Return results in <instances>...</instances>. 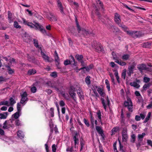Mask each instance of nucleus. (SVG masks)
<instances>
[{
    "label": "nucleus",
    "instance_id": "1",
    "mask_svg": "<svg viewBox=\"0 0 152 152\" xmlns=\"http://www.w3.org/2000/svg\"><path fill=\"white\" fill-rule=\"evenodd\" d=\"M22 19L23 23L25 25H28L31 28H34L36 30H39L45 35L46 34L45 30L44 28H42V26L39 23L34 22V24H33L31 22H28L23 18Z\"/></svg>",
    "mask_w": 152,
    "mask_h": 152
},
{
    "label": "nucleus",
    "instance_id": "2",
    "mask_svg": "<svg viewBox=\"0 0 152 152\" xmlns=\"http://www.w3.org/2000/svg\"><path fill=\"white\" fill-rule=\"evenodd\" d=\"M76 27L77 28V30L78 33H82L83 36L85 37L88 35H89L90 36H93L94 35V34L92 32L88 31L83 28L81 29L80 26L78 22L77 21V19L76 20Z\"/></svg>",
    "mask_w": 152,
    "mask_h": 152
},
{
    "label": "nucleus",
    "instance_id": "3",
    "mask_svg": "<svg viewBox=\"0 0 152 152\" xmlns=\"http://www.w3.org/2000/svg\"><path fill=\"white\" fill-rule=\"evenodd\" d=\"M101 100L104 109L106 111L107 107L110 106V102L108 96H105V99L104 98L101 97Z\"/></svg>",
    "mask_w": 152,
    "mask_h": 152
},
{
    "label": "nucleus",
    "instance_id": "4",
    "mask_svg": "<svg viewBox=\"0 0 152 152\" xmlns=\"http://www.w3.org/2000/svg\"><path fill=\"white\" fill-rule=\"evenodd\" d=\"M124 106L127 107L129 111L132 112L133 111V105L130 99L128 98L127 99V101H126L124 103Z\"/></svg>",
    "mask_w": 152,
    "mask_h": 152
},
{
    "label": "nucleus",
    "instance_id": "5",
    "mask_svg": "<svg viewBox=\"0 0 152 152\" xmlns=\"http://www.w3.org/2000/svg\"><path fill=\"white\" fill-rule=\"evenodd\" d=\"M136 65V64L135 62H133L128 66L127 74L129 76H130L131 74L133 73L134 70L135 69Z\"/></svg>",
    "mask_w": 152,
    "mask_h": 152
},
{
    "label": "nucleus",
    "instance_id": "6",
    "mask_svg": "<svg viewBox=\"0 0 152 152\" xmlns=\"http://www.w3.org/2000/svg\"><path fill=\"white\" fill-rule=\"evenodd\" d=\"M70 57L72 59V60L70 61L69 60H66L64 61V65L66 66L70 64L71 63H72V64H71L72 66H76L77 63L75 62L74 58L72 56H71Z\"/></svg>",
    "mask_w": 152,
    "mask_h": 152
},
{
    "label": "nucleus",
    "instance_id": "7",
    "mask_svg": "<svg viewBox=\"0 0 152 152\" xmlns=\"http://www.w3.org/2000/svg\"><path fill=\"white\" fill-rule=\"evenodd\" d=\"M75 87L71 86H70L69 90V93L71 97L75 100V101L76 97H75L76 94L75 93Z\"/></svg>",
    "mask_w": 152,
    "mask_h": 152
},
{
    "label": "nucleus",
    "instance_id": "8",
    "mask_svg": "<svg viewBox=\"0 0 152 152\" xmlns=\"http://www.w3.org/2000/svg\"><path fill=\"white\" fill-rule=\"evenodd\" d=\"M47 17L51 22H55L57 21V17L53 14L51 12L47 13Z\"/></svg>",
    "mask_w": 152,
    "mask_h": 152
},
{
    "label": "nucleus",
    "instance_id": "9",
    "mask_svg": "<svg viewBox=\"0 0 152 152\" xmlns=\"http://www.w3.org/2000/svg\"><path fill=\"white\" fill-rule=\"evenodd\" d=\"M21 96V99L20 102L22 104H23L28 100V98L27 97V94L26 92H25L23 94H20Z\"/></svg>",
    "mask_w": 152,
    "mask_h": 152
},
{
    "label": "nucleus",
    "instance_id": "10",
    "mask_svg": "<svg viewBox=\"0 0 152 152\" xmlns=\"http://www.w3.org/2000/svg\"><path fill=\"white\" fill-rule=\"evenodd\" d=\"M51 86L57 91H59V89L62 87V84L59 83H55L53 84H52Z\"/></svg>",
    "mask_w": 152,
    "mask_h": 152
},
{
    "label": "nucleus",
    "instance_id": "11",
    "mask_svg": "<svg viewBox=\"0 0 152 152\" xmlns=\"http://www.w3.org/2000/svg\"><path fill=\"white\" fill-rule=\"evenodd\" d=\"M137 68L141 72H142L143 70H147L148 69V68L146 67V65L143 64L138 65Z\"/></svg>",
    "mask_w": 152,
    "mask_h": 152
},
{
    "label": "nucleus",
    "instance_id": "12",
    "mask_svg": "<svg viewBox=\"0 0 152 152\" xmlns=\"http://www.w3.org/2000/svg\"><path fill=\"white\" fill-rule=\"evenodd\" d=\"M57 7L60 10L61 13L63 15L65 14L64 12V7H63L62 4L60 0H57Z\"/></svg>",
    "mask_w": 152,
    "mask_h": 152
},
{
    "label": "nucleus",
    "instance_id": "13",
    "mask_svg": "<svg viewBox=\"0 0 152 152\" xmlns=\"http://www.w3.org/2000/svg\"><path fill=\"white\" fill-rule=\"evenodd\" d=\"M114 20L115 22L118 24L121 23V19L120 15L117 13H115L114 15Z\"/></svg>",
    "mask_w": 152,
    "mask_h": 152
},
{
    "label": "nucleus",
    "instance_id": "14",
    "mask_svg": "<svg viewBox=\"0 0 152 152\" xmlns=\"http://www.w3.org/2000/svg\"><path fill=\"white\" fill-rule=\"evenodd\" d=\"M96 129L97 132L103 138H104V134L101 127L99 126H96Z\"/></svg>",
    "mask_w": 152,
    "mask_h": 152
},
{
    "label": "nucleus",
    "instance_id": "15",
    "mask_svg": "<svg viewBox=\"0 0 152 152\" xmlns=\"http://www.w3.org/2000/svg\"><path fill=\"white\" fill-rule=\"evenodd\" d=\"M41 55L44 60L46 62H50L51 61L49 60V57L46 55V54L41 50Z\"/></svg>",
    "mask_w": 152,
    "mask_h": 152
},
{
    "label": "nucleus",
    "instance_id": "16",
    "mask_svg": "<svg viewBox=\"0 0 152 152\" xmlns=\"http://www.w3.org/2000/svg\"><path fill=\"white\" fill-rule=\"evenodd\" d=\"M55 54L54 56L55 58V60L56 62L58 64H59L60 63V59L58 57V55L57 52V51L55 50L54 52Z\"/></svg>",
    "mask_w": 152,
    "mask_h": 152
},
{
    "label": "nucleus",
    "instance_id": "17",
    "mask_svg": "<svg viewBox=\"0 0 152 152\" xmlns=\"http://www.w3.org/2000/svg\"><path fill=\"white\" fill-rule=\"evenodd\" d=\"M95 13L96 14V15L98 16V18L100 20H101V21L102 22H104V21L102 20H101L102 19V17L101 16L100 14V13L99 12V10L97 8V7L95 6Z\"/></svg>",
    "mask_w": 152,
    "mask_h": 152
},
{
    "label": "nucleus",
    "instance_id": "18",
    "mask_svg": "<svg viewBox=\"0 0 152 152\" xmlns=\"http://www.w3.org/2000/svg\"><path fill=\"white\" fill-rule=\"evenodd\" d=\"M18 136L20 139H23L24 137V135L23 132L21 130H19L17 133Z\"/></svg>",
    "mask_w": 152,
    "mask_h": 152
},
{
    "label": "nucleus",
    "instance_id": "19",
    "mask_svg": "<svg viewBox=\"0 0 152 152\" xmlns=\"http://www.w3.org/2000/svg\"><path fill=\"white\" fill-rule=\"evenodd\" d=\"M23 39L24 41L27 43H29L32 40L31 37L28 36H24Z\"/></svg>",
    "mask_w": 152,
    "mask_h": 152
},
{
    "label": "nucleus",
    "instance_id": "20",
    "mask_svg": "<svg viewBox=\"0 0 152 152\" xmlns=\"http://www.w3.org/2000/svg\"><path fill=\"white\" fill-rule=\"evenodd\" d=\"M97 90L101 96L104 97L105 96V93L103 92V90L101 88H98Z\"/></svg>",
    "mask_w": 152,
    "mask_h": 152
},
{
    "label": "nucleus",
    "instance_id": "21",
    "mask_svg": "<svg viewBox=\"0 0 152 152\" xmlns=\"http://www.w3.org/2000/svg\"><path fill=\"white\" fill-rule=\"evenodd\" d=\"M8 115V113L7 112H4L3 113H0V119H6Z\"/></svg>",
    "mask_w": 152,
    "mask_h": 152
},
{
    "label": "nucleus",
    "instance_id": "22",
    "mask_svg": "<svg viewBox=\"0 0 152 152\" xmlns=\"http://www.w3.org/2000/svg\"><path fill=\"white\" fill-rule=\"evenodd\" d=\"M77 94L80 99L83 98V92L81 89H79L77 91Z\"/></svg>",
    "mask_w": 152,
    "mask_h": 152
},
{
    "label": "nucleus",
    "instance_id": "23",
    "mask_svg": "<svg viewBox=\"0 0 152 152\" xmlns=\"http://www.w3.org/2000/svg\"><path fill=\"white\" fill-rule=\"evenodd\" d=\"M78 137V134L77 133H76L75 136L73 137V140L75 144H78L79 143V139L77 137Z\"/></svg>",
    "mask_w": 152,
    "mask_h": 152
},
{
    "label": "nucleus",
    "instance_id": "24",
    "mask_svg": "<svg viewBox=\"0 0 152 152\" xmlns=\"http://www.w3.org/2000/svg\"><path fill=\"white\" fill-rule=\"evenodd\" d=\"M118 25L119 27H121L122 30L126 32V31H127V29L128 28L125 25L121 23L120 24H119Z\"/></svg>",
    "mask_w": 152,
    "mask_h": 152
},
{
    "label": "nucleus",
    "instance_id": "25",
    "mask_svg": "<svg viewBox=\"0 0 152 152\" xmlns=\"http://www.w3.org/2000/svg\"><path fill=\"white\" fill-rule=\"evenodd\" d=\"M95 49L98 52H102L104 51L103 48L101 45H99V46H97Z\"/></svg>",
    "mask_w": 152,
    "mask_h": 152
},
{
    "label": "nucleus",
    "instance_id": "26",
    "mask_svg": "<svg viewBox=\"0 0 152 152\" xmlns=\"http://www.w3.org/2000/svg\"><path fill=\"white\" fill-rule=\"evenodd\" d=\"M83 56L82 55L77 54L75 56L76 58L79 62L83 60Z\"/></svg>",
    "mask_w": 152,
    "mask_h": 152
},
{
    "label": "nucleus",
    "instance_id": "27",
    "mask_svg": "<svg viewBox=\"0 0 152 152\" xmlns=\"http://www.w3.org/2000/svg\"><path fill=\"white\" fill-rule=\"evenodd\" d=\"M84 69H85L86 71L87 72H88L90 70V69H89V67L88 66H86V65L85 66H84V67H83L81 68H80L79 69H78V71H77V72H78L80 70H83L84 71Z\"/></svg>",
    "mask_w": 152,
    "mask_h": 152
},
{
    "label": "nucleus",
    "instance_id": "28",
    "mask_svg": "<svg viewBox=\"0 0 152 152\" xmlns=\"http://www.w3.org/2000/svg\"><path fill=\"white\" fill-rule=\"evenodd\" d=\"M130 84L131 86H134L137 88H138L140 87V85L135 82H131Z\"/></svg>",
    "mask_w": 152,
    "mask_h": 152
},
{
    "label": "nucleus",
    "instance_id": "29",
    "mask_svg": "<svg viewBox=\"0 0 152 152\" xmlns=\"http://www.w3.org/2000/svg\"><path fill=\"white\" fill-rule=\"evenodd\" d=\"M20 115L21 112L17 111L12 116H14V117L15 119H17Z\"/></svg>",
    "mask_w": 152,
    "mask_h": 152
},
{
    "label": "nucleus",
    "instance_id": "30",
    "mask_svg": "<svg viewBox=\"0 0 152 152\" xmlns=\"http://www.w3.org/2000/svg\"><path fill=\"white\" fill-rule=\"evenodd\" d=\"M71 31V33L74 35H75L76 36H80V35L77 33L74 27H73L72 28Z\"/></svg>",
    "mask_w": 152,
    "mask_h": 152
},
{
    "label": "nucleus",
    "instance_id": "31",
    "mask_svg": "<svg viewBox=\"0 0 152 152\" xmlns=\"http://www.w3.org/2000/svg\"><path fill=\"white\" fill-rule=\"evenodd\" d=\"M119 130V127L116 126L113 128L111 130L112 132V135L115 134V133L117 132Z\"/></svg>",
    "mask_w": 152,
    "mask_h": 152
},
{
    "label": "nucleus",
    "instance_id": "32",
    "mask_svg": "<svg viewBox=\"0 0 152 152\" xmlns=\"http://www.w3.org/2000/svg\"><path fill=\"white\" fill-rule=\"evenodd\" d=\"M130 55L128 54H124L122 57V59L123 60H128L129 59Z\"/></svg>",
    "mask_w": 152,
    "mask_h": 152
},
{
    "label": "nucleus",
    "instance_id": "33",
    "mask_svg": "<svg viewBox=\"0 0 152 152\" xmlns=\"http://www.w3.org/2000/svg\"><path fill=\"white\" fill-rule=\"evenodd\" d=\"M0 105H4L8 106H10L8 102L7 101L4 100L0 102Z\"/></svg>",
    "mask_w": 152,
    "mask_h": 152
},
{
    "label": "nucleus",
    "instance_id": "34",
    "mask_svg": "<svg viewBox=\"0 0 152 152\" xmlns=\"http://www.w3.org/2000/svg\"><path fill=\"white\" fill-rule=\"evenodd\" d=\"M6 67L7 69L8 72L9 74H11L14 73V70L11 69L10 66H7Z\"/></svg>",
    "mask_w": 152,
    "mask_h": 152
},
{
    "label": "nucleus",
    "instance_id": "35",
    "mask_svg": "<svg viewBox=\"0 0 152 152\" xmlns=\"http://www.w3.org/2000/svg\"><path fill=\"white\" fill-rule=\"evenodd\" d=\"M151 113L150 112H149L147 115V117L145 118V121L143 122L144 123H146L149 121L151 117Z\"/></svg>",
    "mask_w": 152,
    "mask_h": 152
},
{
    "label": "nucleus",
    "instance_id": "36",
    "mask_svg": "<svg viewBox=\"0 0 152 152\" xmlns=\"http://www.w3.org/2000/svg\"><path fill=\"white\" fill-rule=\"evenodd\" d=\"M9 101L10 103V106H13L16 103V101L12 97L10 98V99Z\"/></svg>",
    "mask_w": 152,
    "mask_h": 152
},
{
    "label": "nucleus",
    "instance_id": "37",
    "mask_svg": "<svg viewBox=\"0 0 152 152\" xmlns=\"http://www.w3.org/2000/svg\"><path fill=\"white\" fill-rule=\"evenodd\" d=\"M145 133H143L142 134H139L138 136V140H142L143 137L145 136Z\"/></svg>",
    "mask_w": 152,
    "mask_h": 152
},
{
    "label": "nucleus",
    "instance_id": "38",
    "mask_svg": "<svg viewBox=\"0 0 152 152\" xmlns=\"http://www.w3.org/2000/svg\"><path fill=\"white\" fill-rule=\"evenodd\" d=\"M36 72V70L35 69H32L28 70V74L29 75H34Z\"/></svg>",
    "mask_w": 152,
    "mask_h": 152
},
{
    "label": "nucleus",
    "instance_id": "39",
    "mask_svg": "<svg viewBox=\"0 0 152 152\" xmlns=\"http://www.w3.org/2000/svg\"><path fill=\"white\" fill-rule=\"evenodd\" d=\"M90 77L89 76H88L85 79V82L88 85H89L91 84V81L90 79Z\"/></svg>",
    "mask_w": 152,
    "mask_h": 152
},
{
    "label": "nucleus",
    "instance_id": "40",
    "mask_svg": "<svg viewBox=\"0 0 152 152\" xmlns=\"http://www.w3.org/2000/svg\"><path fill=\"white\" fill-rule=\"evenodd\" d=\"M7 121L6 120L3 123V124L2 128L4 129H8V127L7 126Z\"/></svg>",
    "mask_w": 152,
    "mask_h": 152
},
{
    "label": "nucleus",
    "instance_id": "41",
    "mask_svg": "<svg viewBox=\"0 0 152 152\" xmlns=\"http://www.w3.org/2000/svg\"><path fill=\"white\" fill-rule=\"evenodd\" d=\"M135 35L136 38L139 37L143 35V34L140 31H136Z\"/></svg>",
    "mask_w": 152,
    "mask_h": 152
},
{
    "label": "nucleus",
    "instance_id": "42",
    "mask_svg": "<svg viewBox=\"0 0 152 152\" xmlns=\"http://www.w3.org/2000/svg\"><path fill=\"white\" fill-rule=\"evenodd\" d=\"M123 141L126 142L128 138V136L127 134H122Z\"/></svg>",
    "mask_w": 152,
    "mask_h": 152
},
{
    "label": "nucleus",
    "instance_id": "43",
    "mask_svg": "<svg viewBox=\"0 0 152 152\" xmlns=\"http://www.w3.org/2000/svg\"><path fill=\"white\" fill-rule=\"evenodd\" d=\"M150 83H147L145 84L143 87V89L145 91H146L147 89L150 86Z\"/></svg>",
    "mask_w": 152,
    "mask_h": 152
},
{
    "label": "nucleus",
    "instance_id": "44",
    "mask_svg": "<svg viewBox=\"0 0 152 152\" xmlns=\"http://www.w3.org/2000/svg\"><path fill=\"white\" fill-rule=\"evenodd\" d=\"M33 41H34V44L35 46L37 48H38L39 47V44H38V41L36 39H34Z\"/></svg>",
    "mask_w": 152,
    "mask_h": 152
},
{
    "label": "nucleus",
    "instance_id": "45",
    "mask_svg": "<svg viewBox=\"0 0 152 152\" xmlns=\"http://www.w3.org/2000/svg\"><path fill=\"white\" fill-rule=\"evenodd\" d=\"M135 140V136L134 134H132L131 136V141L132 142H134Z\"/></svg>",
    "mask_w": 152,
    "mask_h": 152
},
{
    "label": "nucleus",
    "instance_id": "46",
    "mask_svg": "<svg viewBox=\"0 0 152 152\" xmlns=\"http://www.w3.org/2000/svg\"><path fill=\"white\" fill-rule=\"evenodd\" d=\"M14 26L16 28H20L21 26L18 25V23L17 21L14 22Z\"/></svg>",
    "mask_w": 152,
    "mask_h": 152
},
{
    "label": "nucleus",
    "instance_id": "47",
    "mask_svg": "<svg viewBox=\"0 0 152 152\" xmlns=\"http://www.w3.org/2000/svg\"><path fill=\"white\" fill-rule=\"evenodd\" d=\"M124 134H127V128L126 127L122 129V135Z\"/></svg>",
    "mask_w": 152,
    "mask_h": 152
},
{
    "label": "nucleus",
    "instance_id": "48",
    "mask_svg": "<svg viewBox=\"0 0 152 152\" xmlns=\"http://www.w3.org/2000/svg\"><path fill=\"white\" fill-rule=\"evenodd\" d=\"M7 126L8 127V129H9L10 127L13 128L14 125L13 124H10L9 121H7Z\"/></svg>",
    "mask_w": 152,
    "mask_h": 152
},
{
    "label": "nucleus",
    "instance_id": "49",
    "mask_svg": "<svg viewBox=\"0 0 152 152\" xmlns=\"http://www.w3.org/2000/svg\"><path fill=\"white\" fill-rule=\"evenodd\" d=\"M73 145H72L71 148L68 147L66 149V151L67 152L70 151V152H72L73 150Z\"/></svg>",
    "mask_w": 152,
    "mask_h": 152
},
{
    "label": "nucleus",
    "instance_id": "50",
    "mask_svg": "<svg viewBox=\"0 0 152 152\" xmlns=\"http://www.w3.org/2000/svg\"><path fill=\"white\" fill-rule=\"evenodd\" d=\"M17 107L18 111L21 112V105L20 103H18L17 104Z\"/></svg>",
    "mask_w": 152,
    "mask_h": 152
},
{
    "label": "nucleus",
    "instance_id": "51",
    "mask_svg": "<svg viewBox=\"0 0 152 152\" xmlns=\"http://www.w3.org/2000/svg\"><path fill=\"white\" fill-rule=\"evenodd\" d=\"M12 14L10 11L8 12V17L9 20H11L12 18Z\"/></svg>",
    "mask_w": 152,
    "mask_h": 152
},
{
    "label": "nucleus",
    "instance_id": "52",
    "mask_svg": "<svg viewBox=\"0 0 152 152\" xmlns=\"http://www.w3.org/2000/svg\"><path fill=\"white\" fill-rule=\"evenodd\" d=\"M54 109L52 107L50 109V113L51 114V116L53 117L54 116Z\"/></svg>",
    "mask_w": 152,
    "mask_h": 152
},
{
    "label": "nucleus",
    "instance_id": "53",
    "mask_svg": "<svg viewBox=\"0 0 152 152\" xmlns=\"http://www.w3.org/2000/svg\"><path fill=\"white\" fill-rule=\"evenodd\" d=\"M83 121L85 124L86 125V126L88 127H89L90 126V124H89L88 121L85 118L83 119Z\"/></svg>",
    "mask_w": 152,
    "mask_h": 152
},
{
    "label": "nucleus",
    "instance_id": "54",
    "mask_svg": "<svg viewBox=\"0 0 152 152\" xmlns=\"http://www.w3.org/2000/svg\"><path fill=\"white\" fill-rule=\"evenodd\" d=\"M150 79L149 77H144L143 78V81L145 83H147L149 81Z\"/></svg>",
    "mask_w": 152,
    "mask_h": 152
},
{
    "label": "nucleus",
    "instance_id": "55",
    "mask_svg": "<svg viewBox=\"0 0 152 152\" xmlns=\"http://www.w3.org/2000/svg\"><path fill=\"white\" fill-rule=\"evenodd\" d=\"M97 114L98 115V117L100 121L101 122V113L100 111H99L97 112Z\"/></svg>",
    "mask_w": 152,
    "mask_h": 152
},
{
    "label": "nucleus",
    "instance_id": "56",
    "mask_svg": "<svg viewBox=\"0 0 152 152\" xmlns=\"http://www.w3.org/2000/svg\"><path fill=\"white\" fill-rule=\"evenodd\" d=\"M126 71V70L125 69L124 72H123L122 73V74H121L122 77L124 79H125V78Z\"/></svg>",
    "mask_w": 152,
    "mask_h": 152
},
{
    "label": "nucleus",
    "instance_id": "57",
    "mask_svg": "<svg viewBox=\"0 0 152 152\" xmlns=\"http://www.w3.org/2000/svg\"><path fill=\"white\" fill-rule=\"evenodd\" d=\"M50 76L54 77H56L57 76L56 73L55 72H53L51 73L50 74Z\"/></svg>",
    "mask_w": 152,
    "mask_h": 152
},
{
    "label": "nucleus",
    "instance_id": "58",
    "mask_svg": "<svg viewBox=\"0 0 152 152\" xmlns=\"http://www.w3.org/2000/svg\"><path fill=\"white\" fill-rule=\"evenodd\" d=\"M122 4L127 9H128L129 10L132 11H134L133 10L131 9L130 7H129L126 4L124 3H122Z\"/></svg>",
    "mask_w": 152,
    "mask_h": 152
},
{
    "label": "nucleus",
    "instance_id": "59",
    "mask_svg": "<svg viewBox=\"0 0 152 152\" xmlns=\"http://www.w3.org/2000/svg\"><path fill=\"white\" fill-rule=\"evenodd\" d=\"M113 59L115 60V62L118 64H120V62H121V60H119L117 58H115L114 57H113Z\"/></svg>",
    "mask_w": 152,
    "mask_h": 152
},
{
    "label": "nucleus",
    "instance_id": "60",
    "mask_svg": "<svg viewBox=\"0 0 152 152\" xmlns=\"http://www.w3.org/2000/svg\"><path fill=\"white\" fill-rule=\"evenodd\" d=\"M90 121L91 124H92V125L93 126H94V118L92 116H91V117Z\"/></svg>",
    "mask_w": 152,
    "mask_h": 152
},
{
    "label": "nucleus",
    "instance_id": "61",
    "mask_svg": "<svg viewBox=\"0 0 152 152\" xmlns=\"http://www.w3.org/2000/svg\"><path fill=\"white\" fill-rule=\"evenodd\" d=\"M59 105L63 107L65 105V103L63 100H61L59 102Z\"/></svg>",
    "mask_w": 152,
    "mask_h": 152
},
{
    "label": "nucleus",
    "instance_id": "62",
    "mask_svg": "<svg viewBox=\"0 0 152 152\" xmlns=\"http://www.w3.org/2000/svg\"><path fill=\"white\" fill-rule=\"evenodd\" d=\"M52 151L53 152H56V149L55 144H53L52 146Z\"/></svg>",
    "mask_w": 152,
    "mask_h": 152
},
{
    "label": "nucleus",
    "instance_id": "63",
    "mask_svg": "<svg viewBox=\"0 0 152 152\" xmlns=\"http://www.w3.org/2000/svg\"><path fill=\"white\" fill-rule=\"evenodd\" d=\"M37 91V88L35 87H33L31 88V91L33 93H34L36 92Z\"/></svg>",
    "mask_w": 152,
    "mask_h": 152
},
{
    "label": "nucleus",
    "instance_id": "64",
    "mask_svg": "<svg viewBox=\"0 0 152 152\" xmlns=\"http://www.w3.org/2000/svg\"><path fill=\"white\" fill-rule=\"evenodd\" d=\"M145 114L143 113H140V118H141L142 119H144L145 117Z\"/></svg>",
    "mask_w": 152,
    "mask_h": 152
}]
</instances>
